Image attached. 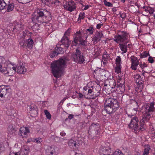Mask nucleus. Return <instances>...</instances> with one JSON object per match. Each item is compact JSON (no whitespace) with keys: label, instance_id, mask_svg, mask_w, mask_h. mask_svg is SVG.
Instances as JSON below:
<instances>
[{"label":"nucleus","instance_id":"nucleus-1","mask_svg":"<svg viewBox=\"0 0 155 155\" xmlns=\"http://www.w3.org/2000/svg\"><path fill=\"white\" fill-rule=\"evenodd\" d=\"M154 104L153 102L145 104L142 107L145 113L142 116V118L139 123L137 117H132L130 123L128 125L130 128L135 133L137 131H143L145 130L144 125L146 122L148 121L150 117V113L154 110Z\"/></svg>","mask_w":155,"mask_h":155},{"label":"nucleus","instance_id":"nucleus-2","mask_svg":"<svg viewBox=\"0 0 155 155\" xmlns=\"http://www.w3.org/2000/svg\"><path fill=\"white\" fill-rule=\"evenodd\" d=\"M31 19L33 23H47L51 19L50 12L45 9H38L31 15Z\"/></svg>","mask_w":155,"mask_h":155},{"label":"nucleus","instance_id":"nucleus-3","mask_svg":"<svg viewBox=\"0 0 155 155\" xmlns=\"http://www.w3.org/2000/svg\"><path fill=\"white\" fill-rule=\"evenodd\" d=\"M68 61V58L67 57H63L51 63L52 73L55 77L59 78L61 76L62 70L66 66V63Z\"/></svg>","mask_w":155,"mask_h":155},{"label":"nucleus","instance_id":"nucleus-4","mask_svg":"<svg viewBox=\"0 0 155 155\" xmlns=\"http://www.w3.org/2000/svg\"><path fill=\"white\" fill-rule=\"evenodd\" d=\"M120 34L116 36L114 39V41L117 43H119L120 48L123 54L127 51V44L129 42V35L126 31H121Z\"/></svg>","mask_w":155,"mask_h":155},{"label":"nucleus","instance_id":"nucleus-5","mask_svg":"<svg viewBox=\"0 0 155 155\" xmlns=\"http://www.w3.org/2000/svg\"><path fill=\"white\" fill-rule=\"evenodd\" d=\"M94 31V29L93 27L90 26L85 31H77L75 34V37L74 38L73 42H74L76 44L80 43V44L83 46L87 45V37L85 35L86 34H89V35H92Z\"/></svg>","mask_w":155,"mask_h":155},{"label":"nucleus","instance_id":"nucleus-6","mask_svg":"<svg viewBox=\"0 0 155 155\" xmlns=\"http://www.w3.org/2000/svg\"><path fill=\"white\" fill-rule=\"evenodd\" d=\"M104 104V109L110 114L115 112L119 106L117 100L112 98L107 99Z\"/></svg>","mask_w":155,"mask_h":155},{"label":"nucleus","instance_id":"nucleus-7","mask_svg":"<svg viewBox=\"0 0 155 155\" xmlns=\"http://www.w3.org/2000/svg\"><path fill=\"white\" fill-rule=\"evenodd\" d=\"M100 125L99 124H92L89 127L88 130L89 137L92 139H95L100 134Z\"/></svg>","mask_w":155,"mask_h":155},{"label":"nucleus","instance_id":"nucleus-8","mask_svg":"<svg viewBox=\"0 0 155 155\" xmlns=\"http://www.w3.org/2000/svg\"><path fill=\"white\" fill-rule=\"evenodd\" d=\"M72 56L74 61L78 63L82 64L85 61L83 53H81L78 48H76Z\"/></svg>","mask_w":155,"mask_h":155},{"label":"nucleus","instance_id":"nucleus-9","mask_svg":"<svg viewBox=\"0 0 155 155\" xmlns=\"http://www.w3.org/2000/svg\"><path fill=\"white\" fill-rule=\"evenodd\" d=\"M133 77L137 83V86L136 90L137 91H141L143 89L144 81L142 80L139 74L134 75H133Z\"/></svg>","mask_w":155,"mask_h":155},{"label":"nucleus","instance_id":"nucleus-10","mask_svg":"<svg viewBox=\"0 0 155 155\" xmlns=\"http://www.w3.org/2000/svg\"><path fill=\"white\" fill-rule=\"evenodd\" d=\"M60 45H62L64 47L68 48L71 44V41L68 37L65 35H64L61 40L58 43Z\"/></svg>","mask_w":155,"mask_h":155},{"label":"nucleus","instance_id":"nucleus-11","mask_svg":"<svg viewBox=\"0 0 155 155\" xmlns=\"http://www.w3.org/2000/svg\"><path fill=\"white\" fill-rule=\"evenodd\" d=\"M29 133L30 131L28 127H23L20 129L19 134L23 137L26 138Z\"/></svg>","mask_w":155,"mask_h":155},{"label":"nucleus","instance_id":"nucleus-12","mask_svg":"<svg viewBox=\"0 0 155 155\" xmlns=\"http://www.w3.org/2000/svg\"><path fill=\"white\" fill-rule=\"evenodd\" d=\"M131 61V68L134 70L137 69V67L139 64V61L137 58L134 56H132L130 57Z\"/></svg>","mask_w":155,"mask_h":155},{"label":"nucleus","instance_id":"nucleus-13","mask_svg":"<svg viewBox=\"0 0 155 155\" xmlns=\"http://www.w3.org/2000/svg\"><path fill=\"white\" fill-rule=\"evenodd\" d=\"M16 68V71L18 74H23L26 71V69L22 63L18 64Z\"/></svg>","mask_w":155,"mask_h":155},{"label":"nucleus","instance_id":"nucleus-14","mask_svg":"<svg viewBox=\"0 0 155 155\" xmlns=\"http://www.w3.org/2000/svg\"><path fill=\"white\" fill-rule=\"evenodd\" d=\"M68 144L71 148L75 149L77 148L79 145L78 141L75 139H70L68 142Z\"/></svg>","mask_w":155,"mask_h":155},{"label":"nucleus","instance_id":"nucleus-15","mask_svg":"<svg viewBox=\"0 0 155 155\" xmlns=\"http://www.w3.org/2000/svg\"><path fill=\"white\" fill-rule=\"evenodd\" d=\"M30 113L31 117H35L38 114V108L37 106L33 104L31 105L30 107Z\"/></svg>","mask_w":155,"mask_h":155},{"label":"nucleus","instance_id":"nucleus-16","mask_svg":"<svg viewBox=\"0 0 155 155\" xmlns=\"http://www.w3.org/2000/svg\"><path fill=\"white\" fill-rule=\"evenodd\" d=\"M16 70V68L15 67L12 68L7 66L5 74L8 76H12L15 72Z\"/></svg>","mask_w":155,"mask_h":155},{"label":"nucleus","instance_id":"nucleus-17","mask_svg":"<svg viewBox=\"0 0 155 155\" xmlns=\"http://www.w3.org/2000/svg\"><path fill=\"white\" fill-rule=\"evenodd\" d=\"M103 35L102 32H97L95 34V35L93 36L92 41L94 44L97 43L100 41L101 38L103 37Z\"/></svg>","mask_w":155,"mask_h":155},{"label":"nucleus","instance_id":"nucleus-18","mask_svg":"<svg viewBox=\"0 0 155 155\" xmlns=\"http://www.w3.org/2000/svg\"><path fill=\"white\" fill-rule=\"evenodd\" d=\"M124 82L123 83L118 82L116 85L117 88L116 90L121 94L124 92L125 90V85L124 84Z\"/></svg>","mask_w":155,"mask_h":155},{"label":"nucleus","instance_id":"nucleus-19","mask_svg":"<svg viewBox=\"0 0 155 155\" xmlns=\"http://www.w3.org/2000/svg\"><path fill=\"white\" fill-rule=\"evenodd\" d=\"M99 74L101 77H104L105 79H108L110 77V73L104 69L100 70L99 72Z\"/></svg>","mask_w":155,"mask_h":155},{"label":"nucleus","instance_id":"nucleus-20","mask_svg":"<svg viewBox=\"0 0 155 155\" xmlns=\"http://www.w3.org/2000/svg\"><path fill=\"white\" fill-rule=\"evenodd\" d=\"M111 150L107 147H102L100 150L101 155H111L109 154Z\"/></svg>","mask_w":155,"mask_h":155},{"label":"nucleus","instance_id":"nucleus-21","mask_svg":"<svg viewBox=\"0 0 155 155\" xmlns=\"http://www.w3.org/2000/svg\"><path fill=\"white\" fill-rule=\"evenodd\" d=\"M9 90L4 85L0 86V97L1 98L3 97L4 95H5Z\"/></svg>","mask_w":155,"mask_h":155},{"label":"nucleus","instance_id":"nucleus-22","mask_svg":"<svg viewBox=\"0 0 155 155\" xmlns=\"http://www.w3.org/2000/svg\"><path fill=\"white\" fill-rule=\"evenodd\" d=\"M66 8L68 11L72 12L75 9V6L74 2H69L66 4Z\"/></svg>","mask_w":155,"mask_h":155},{"label":"nucleus","instance_id":"nucleus-23","mask_svg":"<svg viewBox=\"0 0 155 155\" xmlns=\"http://www.w3.org/2000/svg\"><path fill=\"white\" fill-rule=\"evenodd\" d=\"M10 0H0V11L5 7Z\"/></svg>","mask_w":155,"mask_h":155},{"label":"nucleus","instance_id":"nucleus-24","mask_svg":"<svg viewBox=\"0 0 155 155\" xmlns=\"http://www.w3.org/2000/svg\"><path fill=\"white\" fill-rule=\"evenodd\" d=\"M34 43V41L31 37L26 40V44L28 48H32Z\"/></svg>","mask_w":155,"mask_h":155},{"label":"nucleus","instance_id":"nucleus-25","mask_svg":"<svg viewBox=\"0 0 155 155\" xmlns=\"http://www.w3.org/2000/svg\"><path fill=\"white\" fill-rule=\"evenodd\" d=\"M54 0H41L42 3H44L45 5L49 7L52 5V3Z\"/></svg>","mask_w":155,"mask_h":155},{"label":"nucleus","instance_id":"nucleus-26","mask_svg":"<svg viewBox=\"0 0 155 155\" xmlns=\"http://www.w3.org/2000/svg\"><path fill=\"white\" fill-rule=\"evenodd\" d=\"M7 5L8 6L7 9V12H10L13 10L14 8V4L12 3H10V1H9V3L7 4Z\"/></svg>","mask_w":155,"mask_h":155},{"label":"nucleus","instance_id":"nucleus-27","mask_svg":"<svg viewBox=\"0 0 155 155\" xmlns=\"http://www.w3.org/2000/svg\"><path fill=\"white\" fill-rule=\"evenodd\" d=\"M8 130L9 133L11 134H13L16 131L12 125H10L8 127Z\"/></svg>","mask_w":155,"mask_h":155},{"label":"nucleus","instance_id":"nucleus-28","mask_svg":"<svg viewBox=\"0 0 155 155\" xmlns=\"http://www.w3.org/2000/svg\"><path fill=\"white\" fill-rule=\"evenodd\" d=\"M143 8L145 11L148 12L150 14H152L153 13V9L150 7H144Z\"/></svg>","mask_w":155,"mask_h":155},{"label":"nucleus","instance_id":"nucleus-29","mask_svg":"<svg viewBox=\"0 0 155 155\" xmlns=\"http://www.w3.org/2000/svg\"><path fill=\"white\" fill-rule=\"evenodd\" d=\"M150 149V146L148 145H145L143 153L142 155H148L149 151Z\"/></svg>","mask_w":155,"mask_h":155},{"label":"nucleus","instance_id":"nucleus-30","mask_svg":"<svg viewBox=\"0 0 155 155\" xmlns=\"http://www.w3.org/2000/svg\"><path fill=\"white\" fill-rule=\"evenodd\" d=\"M94 89V91L95 92V93H97V94H95V96L97 97L99 95L100 93V91L101 90V87L100 85H97L96 87H95Z\"/></svg>","mask_w":155,"mask_h":155},{"label":"nucleus","instance_id":"nucleus-31","mask_svg":"<svg viewBox=\"0 0 155 155\" xmlns=\"http://www.w3.org/2000/svg\"><path fill=\"white\" fill-rule=\"evenodd\" d=\"M135 106V107L133 109L135 111H136L137 110L138 107L137 103L135 100H132L130 101Z\"/></svg>","mask_w":155,"mask_h":155},{"label":"nucleus","instance_id":"nucleus-32","mask_svg":"<svg viewBox=\"0 0 155 155\" xmlns=\"http://www.w3.org/2000/svg\"><path fill=\"white\" fill-rule=\"evenodd\" d=\"M29 149L28 147H25L24 148V149L21 150V153L23 154V153H24V154L23 155H28L29 152Z\"/></svg>","mask_w":155,"mask_h":155},{"label":"nucleus","instance_id":"nucleus-33","mask_svg":"<svg viewBox=\"0 0 155 155\" xmlns=\"http://www.w3.org/2000/svg\"><path fill=\"white\" fill-rule=\"evenodd\" d=\"M55 51L58 54H62L64 52L63 48L61 47H57L56 48H55Z\"/></svg>","mask_w":155,"mask_h":155},{"label":"nucleus","instance_id":"nucleus-34","mask_svg":"<svg viewBox=\"0 0 155 155\" xmlns=\"http://www.w3.org/2000/svg\"><path fill=\"white\" fill-rule=\"evenodd\" d=\"M85 14L84 12L81 13L78 18V21L79 23L81 22V20L83 19L84 18Z\"/></svg>","mask_w":155,"mask_h":155},{"label":"nucleus","instance_id":"nucleus-35","mask_svg":"<svg viewBox=\"0 0 155 155\" xmlns=\"http://www.w3.org/2000/svg\"><path fill=\"white\" fill-rule=\"evenodd\" d=\"M116 64L117 65L120 66L121 63V58L120 57L117 56L115 60Z\"/></svg>","mask_w":155,"mask_h":155},{"label":"nucleus","instance_id":"nucleus-36","mask_svg":"<svg viewBox=\"0 0 155 155\" xmlns=\"http://www.w3.org/2000/svg\"><path fill=\"white\" fill-rule=\"evenodd\" d=\"M7 67H5V65L0 64V72L4 73L6 72L5 71Z\"/></svg>","mask_w":155,"mask_h":155},{"label":"nucleus","instance_id":"nucleus-37","mask_svg":"<svg viewBox=\"0 0 155 155\" xmlns=\"http://www.w3.org/2000/svg\"><path fill=\"white\" fill-rule=\"evenodd\" d=\"M149 56H150V54L148 53H147L146 51H144L140 54V58H145Z\"/></svg>","mask_w":155,"mask_h":155},{"label":"nucleus","instance_id":"nucleus-38","mask_svg":"<svg viewBox=\"0 0 155 155\" xmlns=\"http://www.w3.org/2000/svg\"><path fill=\"white\" fill-rule=\"evenodd\" d=\"M121 66L117 65L115 68V72L119 73L121 72Z\"/></svg>","mask_w":155,"mask_h":155},{"label":"nucleus","instance_id":"nucleus-39","mask_svg":"<svg viewBox=\"0 0 155 155\" xmlns=\"http://www.w3.org/2000/svg\"><path fill=\"white\" fill-rule=\"evenodd\" d=\"M26 41L25 40H22L19 43V44L21 47L25 48L27 47Z\"/></svg>","mask_w":155,"mask_h":155},{"label":"nucleus","instance_id":"nucleus-40","mask_svg":"<svg viewBox=\"0 0 155 155\" xmlns=\"http://www.w3.org/2000/svg\"><path fill=\"white\" fill-rule=\"evenodd\" d=\"M61 4V2L58 0H54L52 3V5L58 6Z\"/></svg>","mask_w":155,"mask_h":155},{"label":"nucleus","instance_id":"nucleus-41","mask_svg":"<svg viewBox=\"0 0 155 155\" xmlns=\"http://www.w3.org/2000/svg\"><path fill=\"white\" fill-rule=\"evenodd\" d=\"M95 93L94 91V89L93 88L92 90L90 89H89L88 91V94L90 96H92L94 95V93Z\"/></svg>","mask_w":155,"mask_h":155},{"label":"nucleus","instance_id":"nucleus-42","mask_svg":"<svg viewBox=\"0 0 155 155\" xmlns=\"http://www.w3.org/2000/svg\"><path fill=\"white\" fill-rule=\"evenodd\" d=\"M58 55V54L56 51H52L50 54V57L51 58H53L55 56H57Z\"/></svg>","mask_w":155,"mask_h":155},{"label":"nucleus","instance_id":"nucleus-43","mask_svg":"<svg viewBox=\"0 0 155 155\" xmlns=\"http://www.w3.org/2000/svg\"><path fill=\"white\" fill-rule=\"evenodd\" d=\"M104 5L106 6L113 7V4L110 2H107L106 0H104Z\"/></svg>","mask_w":155,"mask_h":155},{"label":"nucleus","instance_id":"nucleus-44","mask_svg":"<svg viewBox=\"0 0 155 155\" xmlns=\"http://www.w3.org/2000/svg\"><path fill=\"white\" fill-rule=\"evenodd\" d=\"M44 112L47 118L48 119H50L51 118V115L49 112H48L47 110H45L44 111Z\"/></svg>","mask_w":155,"mask_h":155},{"label":"nucleus","instance_id":"nucleus-45","mask_svg":"<svg viewBox=\"0 0 155 155\" xmlns=\"http://www.w3.org/2000/svg\"><path fill=\"white\" fill-rule=\"evenodd\" d=\"M20 3L23 4H25L28 3L32 0H18Z\"/></svg>","mask_w":155,"mask_h":155},{"label":"nucleus","instance_id":"nucleus-46","mask_svg":"<svg viewBox=\"0 0 155 155\" xmlns=\"http://www.w3.org/2000/svg\"><path fill=\"white\" fill-rule=\"evenodd\" d=\"M148 58V61L150 63H153L154 61V57H152L150 55Z\"/></svg>","mask_w":155,"mask_h":155},{"label":"nucleus","instance_id":"nucleus-47","mask_svg":"<svg viewBox=\"0 0 155 155\" xmlns=\"http://www.w3.org/2000/svg\"><path fill=\"white\" fill-rule=\"evenodd\" d=\"M110 83H111V84H113V86L111 87L112 88H115L116 85V83H115V80H113V79H111V81H110Z\"/></svg>","mask_w":155,"mask_h":155},{"label":"nucleus","instance_id":"nucleus-48","mask_svg":"<svg viewBox=\"0 0 155 155\" xmlns=\"http://www.w3.org/2000/svg\"><path fill=\"white\" fill-rule=\"evenodd\" d=\"M139 66L141 68L143 71H144L143 69L144 68L146 67L147 66V64L145 63H143V64L141 63L139 64Z\"/></svg>","mask_w":155,"mask_h":155},{"label":"nucleus","instance_id":"nucleus-49","mask_svg":"<svg viewBox=\"0 0 155 155\" xmlns=\"http://www.w3.org/2000/svg\"><path fill=\"white\" fill-rule=\"evenodd\" d=\"M42 141L41 138L40 137L36 138L34 140V141L36 143H39L41 142Z\"/></svg>","mask_w":155,"mask_h":155},{"label":"nucleus","instance_id":"nucleus-50","mask_svg":"<svg viewBox=\"0 0 155 155\" xmlns=\"http://www.w3.org/2000/svg\"><path fill=\"white\" fill-rule=\"evenodd\" d=\"M121 154V152L120 150L115 151L112 155H120Z\"/></svg>","mask_w":155,"mask_h":155},{"label":"nucleus","instance_id":"nucleus-51","mask_svg":"<svg viewBox=\"0 0 155 155\" xmlns=\"http://www.w3.org/2000/svg\"><path fill=\"white\" fill-rule=\"evenodd\" d=\"M70 155H80L79 153H78L74 151H71L70 153Z\"/></svg>","mask_w":155,"mask_h":155},{"label":"nucleus","instance_id":"nucleus-52","mask_svg":"<svg viewBox=\"0 0 155 155\" xmlns=\"http://www.w3.org/2000/svg\"><path fill=\"white\" fill-rule=\"evenodd\" d=\"M74 115H73L72 114H70L68 116V118H67L65 120H67L68 118L70 120H71V119L73 118L74 117Z\"/></svg>","mask_w":155,"mask_h":155},{"label":"nucleus","instance_id":"nucleus-53","mask_svg":"<svg viewBox=\"0 0 155 155\" xmlns=\"http://www.w3.org/2000/svg\"><path fill=\"white\" fill-rule=\"evenodd\" d=\"M20 153L19 152L17 153H11L9 155H20Z\"/></svg>","mask_w":155,"mask_h":155},{"label":"nucleus","instance_id":"nucleus-54","mask_svg":"<svg viewBox=\"0 0 155 155\" xmlns=\"http://www.w3.org/2000/svg\"><path fill=\"white\" fill-rule=\"evenodd\" d=\"M120 16L122 18V19H124L126 17V14L125 13H122V14H120Z\"/></svg>","mask_w":155,"mask_h":155},{"label":"nucleus","instance_id":"nucleus-55","mask_svg":"<svg viewBox=\"0 0 155 155\" xmlns=\"http://www.w3.org/2000/svg\"><path fill=\"white\" fill-rule=\"evenodd\" d=\"M4 60V58L3 57L0 56V64H1L3 62Z\"/></svg>","mask_w":155,"mask_h":155},{"label":"nucleus","instance_id":"nucleus-56","mask_svg":"<svg viewBox=\"0 0 155 155\" xmlns=\"http://www.w3.org/2000/svg\"><path fill=\"white\" fill-rule=\"evenodd\" d=\"M127 48H130L132 46V44L130 43V41L127 44V45L126 46Z\"/></svg>","mask_w":155,"mask_h":155},{"label":"nucleus","instance_id":"nucleus-57","mask_svg":"<svg viewBox=\"0 0 155 155\" xmlns=\"http://www.w3.org/2000/svg\"><path fill=\"white\" fill-rule=\"evenodd\" d=\"M152 139L153 141L155 142V133L154 132L153 135L152 136Z\"/></svg>","mask_w":155,"mask_h":155},{"label":"nucleus","instance_id":"nucleus-58","mask_svg":"<svg viewBox=\"0 0 155 155\" xmlns=\"http://www.w3.org/2000/svg\"><path fill=\"white\" fill-rule=\"evenodd\" d=\"M102 25L100 24H99L97 25L96 27L98 29H99L100 28H101V26H102Z\"/></svg>","mask_w":155,"mask_h":155},{"label":"nucleus","instance_id":"nucleus-59","mask_svg":"<svg viewBox=\"0 0 155 155\" xmlns=\"http://www.w3.org/2000/svg\"><path fill=\"white\" fill-rule=\"evenodd\" d=\"M70 33V31L69 30H67V31L65 32L64 35H65L67 36H68Z\"/></svg>","mask_w":155,"mask_h":155},{"label":"nucleus","instance_id":"nucleus-60","mask_svg":"<svg viewBox=\"0 0 155 155\" xmlns=\"http://www.w3.org/2000/svg\"><path fill=\"white\" fill-rule=\"evenodd\" d=\"M107 56L106 55H104L103 56L102 59L104 60V61H106L107 60L106 57Z\"/></svg>","mask_w":155,"mask_h":155},{"label":"nucleus","instance_id":"nucleus-61","mask_svg":"<svg viewBox=\"0 0 155 155\" xmlns=\"http://www.w3.org/2000/svg\"><path fill=\"white\" fill-rule=\"evenodd\" d=\"M79 97L81 99H82L83 98V94L81 93H79Z\"/></svg>","mask_w":155,"mask_h":155},{"label":"nucleus","instance_id":"nucleus-62","mask_svg":"<svg viewBox=\"0 0 155 155\" xmlns=\"http://www.w3.org/2000/svg\"><path fill=\"white\" fill-rule=\"evenodd\" d=\"M89 7V6L88 5H85V7L84 8V10H86Z\"/></svg>","mask_w":155,"mask_h":155},{"label":"nucleus","instance_id":"nucleus-63","mask_svg":"<svg viewBox=\"0 0 155 155\" xmlns=\"http://www.w3.org/2000/svg\"><path fill=\"white\" fill-rule=\"evenodd\" d=\"M60 135L61 136H64L66 135V133H65L61 132L60 133Z\"/></svg>","mask_w":155,"mask_h":155},{"label":"nucleus","instance_id":"nucleus-64","mask_svg":"<svg viewBox=\"0 0 155 155\" xmlns=\"http://www.w3.org/2000/svg\"><path fill=\"white\" fill-rule=\"evenodd\" d=\"M68 98L66 97H64L61 101V102H63L66 99H67Z\"/></svg>","mask_w":155,"mask_h":155}]
</instances>
